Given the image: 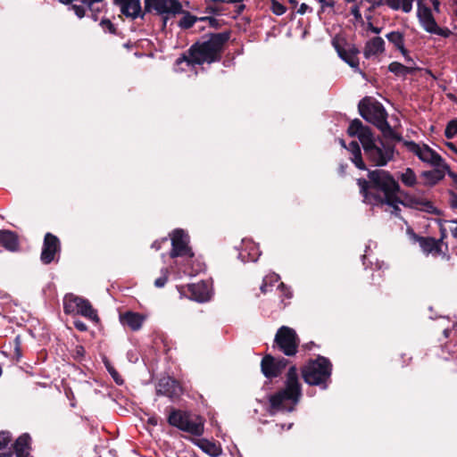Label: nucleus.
I'll use <instances>...</instances> for the list:
<instances>
[{"label": "nucleus", "instance_id": "1", "mask_svg": "<svg viewBox=\"0 0 457 457\" xmlns=\"http://www.w3.org/2000/svg\"><path fill=\"white\" fill-rule=\"evenodd\" d=\"M368 178V180L357 179L363 202L373 206L386 204L392 208L391 213L398 216L399 203H402L397 195L400 192L398 182L388 171L384 170L370 171Z\"/></svg>", "mask_w": 457, "mask_h": 457}, {"label": "nucleus", "instance_id": "2", "mask_svg": "<svg viewBox=\"0 0 457 457\" xmlns=\"http://www.w3.org/2000/svg\"><path fill=\"white\" fill-rule=\"evenodd\" d=\"M229 39L228 32L211 34L207 40L196 42L190 46L187 53L181 54L175 62V71H183L181 64L188 67L200 65L204 62L212 63L220 60V53L224 44Z\"/></svg>", "mask_w": 457, "mask_h": 457}, {"label": "nucleus", "instance_id": "3", "mask_svg": "<svg viewBox=\"0 0 457 457\" xmlns=\"http://www.w3.org/2000/svg\"><path fill=\"white\" fill-rule=\"evenodd\" d=\"M302 397V385L295 366H291L287 373L285 387L269 397L270 413L291 412Z\"/></svg>", "mask_w": 457, "mask_h": 457}, {"label": "nucleus", "instance_id": "4", "mask_svg": "<svg viewBox=\"0 0 457 457\" xmlns=\"http://www.w3.org/2000/svg\"><path fill=\"white\" fill-rule=\"evenodd\" d=\"M360 115L368 122L376 126L386 139L400 142L402 137L387 122V112L378 101L364 97L358 104Z\"/></svg>", "mask_w": 457, "mask_h": 457}, {"label": "nucleus", "instance_id": "5", "mask_svg": "<svg viewBox=\"0 0 457 457\" xmlns=\"http://www.w3.org/2000/svg\"><path fill=\"white\" fill-rule=\"evenodd\" d=\"M332 364L323 356L310 361L302 370V375L305 383L311 386H322L327 387V381L330 378Z\"/></svg>", "mask_w": 457, "mask_h": 457}, {"label": "nucleus", "instance_id": "6", "mask_svg": "<svg viewBox=\"0 0 457 457\" xmlns=\"http://www.w3.org/2000/svg\"><path fill=\"white\" fill-rule=\"evenodd\" d=\"M367 159L375 166H385L394 159L395 148L393 144L372 136L362 145Z\"/></svg>", "mask_w": 457, "mask_h": 457}, {"label": "nucleus", "instance_id": "7", "mask_svg": "<svg viewBox=\"0 0 457 457\" xmlns=\"http://www.w3.org/2000/svg\"><path fill=\"white\" fill-rule=\"evenodd\" d=\"M168 422L170 426L195 436H200L204 433V423L200 416H193L179 410H171Z\"/></svg>", "mask_w": 457, "mask_h": 457}, {"label": "nucleus", "instance_id": "8", "mask_svg": "<svg viewBox=\"0 0 457 457\" xmlns=\"http://www.w3.org/2000/svg\"><path fill=\"white\" fill-rule=\"evenodd\" d=\"M298 345L299 338L293 328L282 326L278 329L273 347H277L287 356H293L297 353Z\"/></svg>", "mask_w": 457, "mask_h": 457}, {"label": "nucleus", "instance_id": "9", "mask_svg": "<svg viewBox=\"0 0 457 457\" xmlns=\"http://www.w3.org/2000/svg\"><path fill=\"white\" fill-rule=\"evenodd\" d=\"M145 11L162 15L165 26L169 18L182 12V4L179 0H145Z\"/></svg>", "mask_w": 457, "mask_h": 457}, {"label": "nucleus", "instance_id": "10", "mask_svg": "<svg viewBox=\"0 0 457 457\" xmlns=\"http://www.w3.org/2000/svg\"><path fill=\"white\" fill-rule=\"evenodd\" d=\"M417 17L422 28L430 34L449 37L452 31L448 28H441L437 25L431 9L422 1L417 3Z\"/></svg>", "mask_w": 457, "mask_h": 457}, {"label": "nucleus", "instance_id": "11", "mask_svg": "<svg viewBox=\"0 0 457 457\" xmlns=\"http://www.w3.org/2000/svg\"><path fill=\"white\" fill-rule=\"evenodd\" d=\"M189 237L183 229H175L171 234V258L185 257L191 259L194 256L192 249L188 245Z\"/></svg>", "mask_w": 457, "mask_h": 457}, {"label": "nucleus", "instance_id": "12", "mask_svg": "<svg viewBox=\"0 0 457 457\" xmlns=\"http://www.w3.org/2000/svg\"><path fill=\"white\" fill-rule=\"evenodd\" d=\"M406 148L414 154L421 162H427L431 166L442 165L445 160L427 145H419L413 141L403 142Z\"/></svg>", "mask_w": 457, "mask_h": 457}, {"label": "nucleus", "instance_id": "13", "mask_svg": "<svg viewBox=\"0 0 457 457\" xmlns=\"http://www.w3.org/2000/svg\"><path fill=\"white\" fill-rule=\"evenodd\" d=\"M60 251L58 237L51 233H46L44 238L40 260L44 264L51 263L56 253Z\"/></svg>", "mask_w": 457, "mask_h": 457}, {"label": "nucleus", "instance_id": "14", "mask_svg": "<svg viewBox=\"0 0 457 457\" xmlns=\"http://www.w3.org/2000/svg\"><path fill=\"white\" fill-rule=\"evenodd\" d=\"M182 388L179 382L170 377L162 378L156 386V394L170 398L179 396Z\"/></svg>", "mask_w": 457, "mask_h": 457}, {"label": "nucleus", "instance_id": "15", "mask_svg": "<svg viewBox=\"0 0 457 457\" xmlns=\"http://www.w3.org/2000/svg\"><path fill=\"white\" fill-rule=\"evenodd\" d=\"M433 167V170H425L420 174L421 179H424V184L427 186H434L442 180L449 168L446 162L442 165H434Z\"/></svg>", "mask_w": 457, "mask_h": 457}, {"label": "nucleus", "instance_id": "16", "mask_svg": "<svg viewBox=\"0 0 457 457\" xmlns=\"http://www.w3.org/2000/svg\"><path fill=\"white\" fill-rule=\"evenodd\" d=\"M348 134L351 137H357L363 145L372 136V132L369 127L363 126L359 119H354L348 127Z\"/></svg>", "mask_w": 457, "mask_h": 457}, {"label": "nucleus", "instance_id": "17", "mask_svg": "<svg viewBox=\"0 0 457 457\" xmlns=\"http://www.w3.org/2000/svg\"><path fill=\"white\" fill-rule=\"evenodd\" d=\"M277 285V289L279 290L287 298L291 297V292L286 287L283 282H279V276L276 273H270L264 277L262 284L260 287L263 294L272 290V287Z\"/></svg>", "mask_w": 457, "mask_h": 457}, {"label": "nucleus", "instance_id": "18", "mask_svg": "<svg viewBox=\"0 0 457 457\" xmlns=\"http://www.w3.org/2000/svg\"><path fill=\"white\" fill-rule=\"evenodd\" d=\"M332 45L337 52L338 56L345 62L351 68L353 69L355 72H358L361 75L362 78H365V73L359 68V58L358 56H353L346 53L342 46V44L337 39H333Z\"/></svg>", "mask_w": 457, "mask_h": 457}, {"label": "nucleus", "instance_id": "19", "mask_svg": "<svg viewBox=\"0 0 457 457\" xmlns=\"http://www.w3.org/2000/svg\"><path fill=\"white\" fill-rule=\"evenodd\" d=\"M403 204L419 211L433 213L435 207L432 203L423 196L408 195L405 198V203L401 201Z\"/></svg>", "mask_w": 457, "mask_h": 457}, {"label": "nucleus", "instance_id": "20", "mask_svg": "<svg viewBox=\"0 0 457 457\" xmlns=\"http://www.w3.org/2000/svg\"><path fill=\"white\" fill-rule=\"evenodd\" d=\"M30 442L31 437L27 433L22 434L16 439L15 443L12 446V452L15 453L16 457H31Z\"/></svg>", "mask_w": 457, "mask_h": 457}, {"label": "nucleus", "instance_id": "21", "mask_svg": "<svg viewBox=\"0 0 457 457\" xmlns=\"http://www.w3.org/2000/svg\"><path fill=\"white\" fill-rule=\"evenodd\" d=\"M385 50V41L380 37H375L365 44L363 54L366 59H370L373 56L383 53Z\"/></svg>", "mask_w": 457, "mask_h": 457}, {"label": "nucleus", "instance_id": "22", "mask_svg": "<svg viewBox=\"0 0 457 457\" xmlns=\"http://www.w3.org/2000/svg\"><path fill=\"white\" fill-rule=\"evenodd\" d=\"M120 6L121 12L127 17L135 19L141 12L140 0H115Z\"/></svg>", "mask_w": 457, "mask_h": 457}, {"label": "nucleus", "instance_id": "23", "mask_svg": "<svg viewBox=\"0 0 457 457\" xmlns=\"http://www.w3.org/2000/svg\"><path fill=\"white\" fill-rule=\"evenodd\" d=\"M261 370L267 378H274L280 374L276 365V359L270 354L265 355L261 361Z\"/></svg>", "mask_w": 457, "mask_h": 457}, {"label": "nucleus", "instance_id": "24", "mask_svg": "<svg viewBox=\"0 0 457 457\" xmlns=\"http://www.w3.org/2000/svg\"><path fill=\"white\" fill-rule=\"evenodd\" d=\"M193 443L197 445L204 453L211 457H219L222 453L221 448L215 443L205 438L193 439Z\"/></svg>", "mask_w": 457, "mask_h": 457}, {"label": "nucleus", "instance_id": "25", "mask_svg": "<svg viewBox=\"0 0 457 457\" xmlns=\"http://www.w3.org/2000/svg\"><path fill=\"white\" fill-rule=\"evenodd\" d=\"M0 244L6 250L14 252L19 248L17 235L10 230H0Z\"/></svg>", "mask_w": 457, "mask_h": 457}, {"label": "nucleus", "instance_id": "26", "mask_svg": "<svg viewBox=\"0 0 457 457\" xmlns=\"http://www.w3.org/2000/svg\"><path fill=\"white\" fill-rule=\"evenodd\" d=\"M144 320L145 317L137 312H127L120 316L121 323L134 331L140 329Z\"/></svg>", "mask_w": 457, "mask_h": 457}, {"label": "nucleus", "instance_id": "27", "mask_svg": "<svg viewBox=\"0 0 457 457\" xmlns=\"http://www.w3.org/2000/svg\"><path fill=\"white\" fill-rule=\"evenodd\" d=\"M83 299L73 294H67L63 298V310L66 314H77Z\"/></svg>", "mask_w": 457, "mask_h": 457}, {"label": "nucleus", "instance_id": "28", "mask_svg": "<svg viewBox=\"0 0 457 457\" xmlns=\"http://www.w3.org/2000/svg\"><path fill=\"white\" fill-rule=\"evenodd\" d=\"M188 288L193 298L197 302L204 303L211 297L208 286L204 282L189 285Z\"/></svg>", "mask_w": 457, "mask_h": 457}, {"label": "nucleus", "instance_id": "29", "mask_svg": "<svg viewBox=\"0 0 457 457\" xmlns=\"http://www.w3.org/2000/svg\"><path fill=\"white\" fill-rule=\"evenodd\" d=\"M347 150L351 153L350 160L359 170H366V165L362 160L361 151L358 142L352 141L347 146Z\"/></svg>", "mask_w": 457, "mask_h": 457}, {"label": "nucleus", "instance_id": "30", "mask_svg": "<svg viewBox=\"0 0 457 457\" xmlns=\"http://www.w3.org/2000/svg\"><path fill=\"white\" fill-rule=\"evenodd\" d=\"M419 67H407L398 62H393L388 65V71L398 77H405L419 71Z\"/></svg>", "mask_w": 457, "mask_h": 457}, {"label": "nucleus", "instance_id": "31", "mask_svg": "<svg viewBox=\"0 0 457 457\" xmlns=\"http://www.w3.org/2000/svg\"><path fill=\"white\" fill-rule=\"evenodd\" d=\"M12 437L9 432H0V457H10L12 455V448L10 446Z\"/></svg>", "mask_w": 457, "mask_h": 457}, {"label": "nucleus", "instance_id": "32", "mask_svg": "<svg viewBox=\"0 0 457 457\" xmlns=\"http://www.w3.org/2000/svg\"><path fill=\"white\" fill-rule=\"evenodd\" d=\"M77 314H79L92 321L97 322L99 320L96 311L92 307L88 300L83 299V303L79 307Z\"/></svg>", "mask_w": 457, "mask_h": 457}, {"label": "nucleus", "instance_id": "33", "mask_svg": "<svg viewBox=\"0 0 457 457\" xmlns=\"http://www.w3.org/2000/svg\"><path fill=\"white\" fill-rule=\"evenodd\" d=\"M420 245L422 250L427 253H439L441 251L439 241L432 237H421Z\"/></svg>", "mask_w": 457, "mask_h": 457}, {"label": "nucleus", "instance_id": "34", "mask_svg": "<svg viewBox=\"0 0 457 457\" xmlns=\"http://www.w3.org/2000/svg\"><path fill=\"white\" fill-rule=\"evenodd\" d=\"M398 178L404 186L409 187H412L418 183L416 174L411 168H406L399 172Z\"/></svg>", "mask_w": 457, "mask_h": 457}, {"label": "nucleus", "instance_id": "35", "mask_svg": "<svg viewBox=\"0 0 457 457\" xmlns=\"http://www.w3.org/2000/svg\"><path fill=\"white\" fill-rule=\"evenodd\" d=\"M405 3V0H385L386 5L393 11L402 10L404 13H409L412 10L413 2Z\"/></svg>", "mask_w": 457, "mask_h": 457}, {"label": "nucleus", "instance_id": "36", "mask_svg": "<svg viewBox=\"0 0 457 457\" xmlns=\"http://www.w3.org/2000/svg\"><path fill=\"white\" fill-rule=\"evenodd\" d=\"M386 37L397 49L403 48V46H404V37L400 31H391L386 35Z\"/></svg>", "mask_w": 457, "mask_h": 457}, {"label": "nucleus", "instance_id": "37", "mask_svg": "<svg viewBox=\"0 0 457 457\" xmlns=\"http://www.w3.org/2000/svg\"><path fill=\"white\" fill-rule=\"evenodd\" d=\"M183 17L179 21V27L184 29L192 28L198 20L195 16L192 15L189 12L182 10Z\"/></svg>", "mask_w": 457, "mask_h": 457}, {"label": "nucleus", "instance_id": "38", "mask_svg": "<svg viewBox=\"0 0 457 457\" xmlns=\"http://www.w3.org/2000/svg\"><path fill=\"white\" fill-rule=\"evenodd\" d=\"M260 256V253L255 248V246L252 247V252L247 253V257L245 256L244 252H241L239 253V257L241 258L242 262H256Z\"/></svg>", "mask_w": 457, "mask_h": 457}, {"label": "nucleus", "instance_id": "39", "mask_svg": "<svg viewBox=\"0 0 457 457\" xmlns=\"http://www.w3.org/2000/svg\"><path fill=\"white\" fill-rule=\"evenodd\" d=\"M445 135L447 138H453L457 136V120H453L448 122Z\"/></svg>", "mask_w": 457, "mask_h": 457}, {"label": "nucleus", "instance_id": "40", "mask_svg": "<svg viewBox=\"0 0 457 457\" xmlns=\"http://www.w3.org/2000/svg\"><path fill=\"white\" fill-rule=\"evenodd\" d=\"M104 364H105V367H106L108 372L110 373V375L112 376V378L115 381V383L118 384V385H122L123 384V379L120 376L118 371L109 363V361H104Z\"/></svg>", "mask_w": 457, "mask_h": 457}, {"label": "nucleus", "instance_id": "41", "mask_svg": "<svg viewBox=\"0 0 457 457\" xmlns=\"http://www.w3.org/2000/svg\"><path fill=\"white\" fill-rule=\"evenodd\" d=\"M270 10L272 12L278 16L284 14L287 11V8L284 4H280L276 0H271Z\"/></svg>", "mask_w": 457, "mask_h": 457}, {"label": "nucleus", "instance_id": "42", "mask_svg": "<svg viewBox=\"0 0 457 457\" xmlns=\"http://www.w3.org/2000/svg\"><path fill=\"white\" fill-rule=\"evenodd\" d=\"M100 26L104 32L116 34V29L113 23L109 19H103L100 22Z\"/></svg>", "mask_w": 457, "mask_h": 457}, {"label": "nucleus", "instance_id": "43", "mask_svg": "<svg viewBox=\"0 0 457 457\" xmlns=\"http://www.w3.org/2000/svg\"><path fill=\"white\" fill-rule=\"evenodd\" d=\"M168 269L164 268V269H162V276L158 278L155 279L154 281V286L156 287H163L165 286V284L167 283V280H168Z\"/></svg>", "mask_w": 457, "mask_h": 457}, {"label": "nucleus", "instance_id": "44", "mask_svg": "<svg viewBox=\"0 0 457 457\" xmlns=\"http://www.w3.org/2000/svg\"><path fill=\"white\" fill-rule=\"evenodd\" d=\"M70 9L73 10L76 16L79 19L83 18L86 14V9L83 5L72 4Z\"/></svg>", "mask_w": 457, "mask_h": 457}, {"label": "nucleus", "instance_id": "45", "mask_svg": "<svg viewBox=\"0 0 457 457\" xmlns=\"http://www.w3.org/2000/svg\"><path fill=\"white\" fill-rule=\"evenodd\" d=\"M343 47L346 53L353 54V56H358V54H360V50L354 45L345 44V47Z\"/></svg>", "mask_w": 457, "mask_h": 457}, {"label": "nucleus", "instance_id": "46", "mask_svg": "<svg viewBox=\"0 0 457 457\" xmlns=\"http://www.w3.org/2000/svg\"><path fill=\"white\" fill-rule=\"evenodd\" d=\"M367 2L370 4V6L369 8L370 11H373L376 8L386 4L385 0H367Z\"/></svg>", "mask_w": 457, "mask_h": 457}, {"label": "nucleus", "instance_id": "47", "mask_svg": "<svg viewBox=\"0 0 457 457\" xmlns=\"http://www.w3.org/2000/svg\"><path fill=\"white\" fill-rule=\"evenodd\" d=\"M288 364V361L285 358L276 359V365L278 369L279 374L282 372V370L287 367Z\"/></svg>", "mask_w": 457, "mask_h": 457}, {"label": "nucleus", "instance_id": "48", "mask_svg": "<svg viewBox=\"0 0 457 457\" xmlns=\"http://www.w3.org/2000/svg\"><path fill=\"white\" fill-rule=\"evenodd\" d=\"M448 223L451 224L449 228H450L452 236L455 239H457V220H449Z\"/></svg>", "mask_w": 457, "mask_h": 457}, {"label": "nucleus", "instance_id": "49", "mask_svg": "<svg viewBox=\"0 0 457 457\" xmlns=\"http://www.w3.org/2000/svg\"><path fill=\"white\" fill-rule=\"evenodd\" d=\"M73 325L74 327L79 330V331H87V326L81 320H76L73 321Z\"/></svg>", "mask_w": 457, "mask_h": 457}, {"label": "nucleus", "instance_id": "50", "mask_svg": "<svg viewBox=\"0 0 457 457\" xmlns=\"http://www.w3.org/2000/svg\"><path fill=\"white\" fill-rule=\"evenodd\" d=\"M312 12V9L308 4H304V3H303V4L299 6V8H298V10H297V13H299V14H301V15L305 14V13H306V12Z\"/></svg>", "mask_w": 457, "mask_h": 457}, {"label": "nucleus", "instance_id": "51", "mask_svg": "<svg viewBox=\"0 0 457 457\" xmlns=\"http://www.w3.org/2000/svg\"><path fill=\"white\" fill-rule=\"evenodd\" d=\"M82 4L89 10H93L94 4L101 3L103 0H81Z\"/></svg>", "mask_w": 457, "mask_h": 457}, {"label": "nucleus", "instance_id": "52", "mask_svg": "<svg viewBox=\"0 0 457 457\" xmlns=\"http://www.w3.org/2000/svg\"><path fill=\"white\" fill-rule=\"evenodd\" d=\"M351 13L354 16V18L356 20L361 19V14L360 9L357 5H354L352 7Z\"/></svg>", "mask_w": 457, "mask_h": 457}, {"label": "nucleus", "instance_id": "53", "mask_svg": "<svg viewBox=\"0 0 457 457\" xmlns=\"http://www.w3.org/2000/svg\"><path fill=\"white\" fill-rule=\"evenodd\" d=\"M449 202L453 209H457V195L451 193Z\"/></svg>", "mask_w": 457, "mask_h": 457}, {"label": "nucleus", "instance_id": "54", "mask_svg": "<svg viewBox=\"0 0 457 457\" xmlns=\"http://www.w3.org/2000/svg\"><path fill=\"white\" fill-rule=\"evenodd\" d=\"M321 4V11L323 12L326 6L333 7L335 4L334 0H325V2H320Z\"/></svg>", "mask_w": 457, "mask_h": 457}, {"label": "nucleus", "instance_id": "55", "mask_svg": "<svg viewBox=\"0 0 457 457\" xmlns=\"http://www.w3.org/2000/svg\"><path fill=\"white\" fill-rule=\"evenodd\" d=\"M433 5V9L435 12H440V2L438 0H430Z\"/></svg>", "mask_w": 457, "mask_h": 457}, {"label": "nucleus", "instance_id": "56", "mask_svg": "<svg viewBox=\"0 0 457 457\" xmlns=\"http://www.w3.org/2000/svg\"><path fill=\"white\" fill-rule=\"evenodd\" d=\"M446 173L453 179V183L457 184V174L451 171L450 168H448V170H446Z\"/></svg>", "mask_w": 457, "mask_h": 457}, {"label": "nucleus", "instance_id": "57", "mask_svg": "<svg viewBox=\"0 0 457 457\" xmlns=\"http://www.w3.org/2000/svg\"><path fill=\"white\" fill-rule=\"evenodd\" d=\"M92 12V19L96 21L98 20V17H97V13L98 12H100V10L98 8H94L93 7V10H90Z\"/></svg>", "mask_w": 457, "mask_h": 457}, {"label": "nucleus", "instance_id": "58", "mask_svg": "<svg viewBox=\"0 0 457 457\" xmlns=\"http://www.w3.org/2000/svg\"><path fill=\"white\" fill-rule=\"evenodd\" d=\"M398 50H399V51L401 52V54L403 55L404 59H406V58L410 57V55H409V52H408V51H407V49L404 47V46H403V48H399Z\"/></svg>", "mask_w": 457, "mask_h": 457}, {"label": "nucleus", "instance_id": "59", "mask_svg": "<svg viewBox=\"0 0 457 457\" xmlns=\"http://www.w3.org/2000/svg\"><path fill=\"white\" fill-rule=\"evenodd\" d=\"M398 50H399V51L401 52V54L403 55L404 59H406V58L410 57V55H409V52H408V51H407V49L404 47V46H403V48H399Z\"/></svg>", "mask_w": 457, "mask_h": 457}, {"label": "nucleus", "instance_id": "60", "mask_svg": "<svg viewBox=\"0 0 457 457\" xmlns=\"http://www.w3.org/2000/svg\"><path fill=\"white\" fill-rule=\"evenodd\" d=\"M370 30L375 33V34H379L380 31H381V29L380 28H378V27H374L372 26V24H370Z\"/></svg>", "mask_w": 457, "mask_h": 457}, {"label": "nucleus", "instance_id": "61", "mask_svg": "<svg viewBox=\"0 0 457 457\" xmlns=\"http://www.w3.org/2000/svg\"><path fill=\"white\" fill-rule=\"evenodd\" d=\"M446 145L449 149H451L455 154H457V148L453 143H446Z\"/></svg>", "mask_w": 457, "mask_h": 457}, {"label": "nucleus", "instance_id": "62", "mask_svg": "<svg viewBox=\"0 0 457 457\" xmlns=\"http://www.w3.org/2000/svg\"><path fill=\"white\" fill-rule=\"evenodd\" d=\"M443 333H444L445 337H448L451 333V329L448 328H445Z\"/></svg>", "mask_w": 457, "mask_h": 457}, {"label": "nucleus", "instance_id": "63", "mask_svg": "<svg viewBox=\"0 0 457 457\" xmlns=\"http://www.w3.org/2000/svg\"><path fill=\"white\" fill-rule=\"evenodd\" d=\"M152 247L154 248L155 250H159L160 249V243L158 241H155L152 244Z\"/></svg>", "mask_w": 457, "mask_h": 457}, {"label": "nucleus", "instance_id": "64", "mask_svg": "<svg viewBox=\"0 0 457 457\" xmlns=\"http://www.w3.org/2000/svg\"><path fill=\"white\" fill-rule=\"evenodd\" d=\"M447 96L453 102L457 103V97L453 94H448Z\"/></svg>", "mask_w": 457, "mask_h": 457}]
</instances>
